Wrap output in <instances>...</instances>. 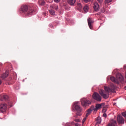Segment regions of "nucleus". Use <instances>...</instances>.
I'll list each match as a JSON object with an SVG mask.
<instances>
[{"label":"nucleus","instance_id":"1","mask_svg":"<svg viewBox=\"0 0 126 126\" xmlns=\"http://www.w3.org/2000/svg\"><path fill=\"white\" fill-rule=\"evenodd\" d=\"M114 89H115V85L113 84L111 85L110 87L104 86L105 91L103 90H100L99 91V94L104 99H108L109 98V93L114 92Z\"/></svg>","mask_w":126,"mask_h":126},{"label":"nucleus","instance_id":"2","mask_svg":"<svg viewBox=\"0 0 126 126\" xmlns=\"http://www.w3.org/2000/svg\"><path fill=\"white\" fill-rule=\"evenodd\" d=\"M116 78L117 79H116L114 77H111L110 80L111 81H113V82H115L117 84L119 83V81H121V82L124 81V76H123V75L120 73L117 74Z\"/></svg>","mask_w":126,"mask_h":126},{"label":"nucleus","instance_id":"3","mask_svg":"<svg viewBox=\"0 0 126 126\" xmlns=\"http://www.w3.org/2000/svg\"><path fill=\"white\" fill-rule=\"evenodd\" d=\"M78 101H76L74 102L73 107H74L75 110L74 111L77 112L76 114L77 116H81V108L80 106L78 105Z\"/></svg>","mask_w":126,"mask_h":126},{"label":"nucleus","instance_id":"4","mask_svg":"<svg viewBox=\"0 0 126 126\" xmlns=\"http://www.w3.org/2000/svg\"><path fill=\"white\" fill-rule=\"evenodd\" d=\"M81 102L82 105L83 107H86V106H87L88 105H90V104H91V102L90 101L84 98H82L81 99Z\"/></svg>","mask_w":126,"mask_h":126},{"label":"nucleus","instance_id":"5","mask_svg":"<svg viewBox=\"0 0 126 126\" xmlns=\"http://www.w3.org/2000/svg\"><path fill=\"white\" fill-rule=\"evenodd\" d=\"M93 98L94 100L98 101V102H101V101L102 100V97H101V96H100L99 94L97 93H94V94L93 95Z\"/></svg>","mask_w":126,"mask_h":126},{"label":"nucleus","instance_id":"6","mask_svg":"<svg viewBox=\"0 0 126 126\" xmlns=\"http://www.w3.org/2000/svg\"><path fill=\"white\" fill-rule=\"evenodd\" d=\"M7 109V106L6 104L3 103L0 105V110L2 113L5 112Z\"/></svg>","mask_w":126,"mask_h":126},{"label":"nucleus","instance_id":"7","mask_svg":"<svg viewBox=\"0 0 126 126\" xmlns=\"http://www.w3.org/2000/svg\"><path fill=\"white\" fill-rule=\"evenodd\" d=\"M117 120L119 124H125V119H123V117L120 115L118 116Z\"/></svg>","mask_w":126,"mask_h":126},{"label":"nucleus","instance_id":"8","mask_svg":"<svg viewBox=\"0 0 126 126\" xmlns=\"http://www.w3.org/2000/svg\"><path fill=\"white\" fill-rule=\"evenodd\" d=\"M94 21L92 20V19L89 18L88 19V23L89 25V27H90V29H93L92 27V23H94Z\"/></svg>","mask_w":126,"mask_h":126},{"label":"nucleus","instance_id":"9","mask_svg":"<svg viewBox=\"0 0 126 126\" xmlns=\"http://www.w3.org/2000/svg\"><path fill=\"white\" fill-rule=\"evenodd\" d=\"M117 124V121L114 120V119L110 120V123H109L108 126H116Z\"/></svg>","mask_w":126,"mask_h":126},{"label":"nucleus","instance_id":"10","mask_svg":"<svg viewBox=\"0 0 126 126\" xmlns=\"http://www.w3.org/2000/svg\"><path fill=\"white\" fill-rule=\"evenodd\" d=\"M94 9L95 10V11L99 10V4L97 2H95L94 3Z\"/></svg>","mask_w":126,"mask_h":126},{"label":"nucleus","instance_id":"11","mask_svg":"<svg viewBox=\"0 0 126 126\" xmlns=\"http://www.w3.org/2000/svg\"><path fill=\"white\" fill-rule=\"evenodd\" d=\"M7 99H8V96L7 95H0V101H5Z\"/></svg>","mask_w":126,"mask_h":126},{"label":"nucleus","instance_id":"12","mask_svg":"<svg viewBox=\"0 0 126 126\" xmlns=\"http://www.w3.org/2000/svg\"><path fill=\"white\" fill-rule=\"evenodd\" d=\"M7 76H8V71H6L5 72L3 73L1 76V78H2V79H5Z\"/></svg>","mask_w":126,"mask_h":126},{"label":"nucleus","instance_id":"13","mask_svg":"<svg viewBox=\"0 0 126 126\" xmlns=\"http://www.w3.org/2000/svg\"><path fill=\"white\" fill-rule=\"evenodd\" d=\"M21 9L22 11L25 12V11H27L28 10V7L27 5H23L22 6Z\"/></svg>","mask_w":126,"mask_h":126},{"label":"nucleus","instance_id":"14","mask_svg":"<svg viewBox=\"0 0 126 126\" xmlns=\"http://www.w3.org/2000/svg\"><path fill=\"white\" fill-rule=\"evenodd\" d=\"M76 1V0H68V2L69 4H70V5H73V4L75 3Z\"/></svg>","mask_w":126,"mask_h":126},{"label":"nucleus","instance_id":"15","mask_svg":"<svg viewBox=\"0 0 126 126\" xmlns=\"http://www.w3.org/2000/svg\"><path fill=\"white\" fill-rule=\"evenodd\" d=\"M102 104H96L95 106V110H96V111H97L98 110V109H101V108H102Z\"/></svg>","mask_w":126,"mask_h":126},{"label":"nucleus","instance_id":"16","mask_svg":"<svg viewBox=\"0 0 126 126\" xmlns=\"http://www.w3.org/2000/svg\"><path fill=\"white\" fill-rule=\"evenodd\" d=\"M84 11L85 12H88V10H89V7L88 5H86L84 7Z\"/></svg>","mask_w":126,"mask_h":126},{"label":"nucleus","instance_id":"17","mask_svg":"<svg viewBox=\"0 0 126 126\" xmlns=\"http://www.w3.org/2000/svg\"><path fill=\"white\" fill-rule=\"evenodd\" d=\"M96 123L98 125H100V124H101V122H102V120L101 119V118L100 117H98L97 118V120H96Z\"/></svg>","mask_w":126,"mask_h":126},{"label":"nucleus","instance_id":"18","mask_svg":"<svg viewBox=\"0 0 126 126\" xmlns=\"http://www.w3.org/2000/svg\"><path fill=\"white\" fill-rule=\"evenodd\" d=\"M90 109L92 111H94V112H97V110H96V107H95L94 106H92Z\"/></svg>","mask_w":126,"mask_h":126},{"label":"nucleus","instance_id":"19","mask_svg":"<svg viewBox=\"0 0 126 126\" xmlns=\"http://www.w3.org/2000/svg\"><path fill=\"white\" fill-rule=\"evenodd\" d=\"M49 12H50L51 15L54 16L56 14V13L55 12V11H54V10H49Z\"/></svg>","mask_w":126,"mask_h":126},{"label":"nucleus","instance_id":"20","mask_svg":"<svg viewBox=\"0 0 126 126\" xmlns=\"http://www.w3.org/2000/svg\"><path fill=\"white\" fill-rule=\"evenodd\" d=\"M91 112H92L90 109L88 110L87 113L86 115V117H88L89 115L91 114Z\"/></svg>","mask_w":126,"mask_h":126},{"label":"nucleus","instance_id":"21","mask_svg":"<svg viewBox=\"0 0 126 126\" xmlns=\"http://www.w3.org/2000/svg\"><path fill=\"white\" fill-rule=\"evenodd\" d=\"M39 4H41V5H44L45 1H42V0H39Z\"/></svg>","mask_w":126,"mask_h":126},{"label":"nucleus","instance_id":"22","mask_svg":"<svg viewBox=\"0 0 126 126\" xmlns=\"http://www.w3.org/2000/svg\"><path fill=\"white\" fill-rule=\"evenodd\" d=\"M77 7L79 8V9H80L81 8H82V5L80 3H77Z\"/></svg>","mask_w":126,"mask_h":126},{"label":"nucleus","instance_id":"23","mask_svg":"<svg viewBox=\"0 0 126 126\" xmlns=\"http://www.w3.org/2000/svg\"><path fill=\"white\" fill-rule=\"evenodd\" d=\"M122 116H123V117H124V118H126V111L123 112L122 113Z\"/></svg>","mask_w":126,"mask_h":126},{"label":"nucleus","instance_id":"24","mask_svg":"<svg viewBox=\"0 0 126 126\" xmlns=\"http://www.w3.org/2000/svg\"><path fill=\"white\" fill-rule=\"evenodd\" d=\"M112 1V0H105V2L106 3H109Z\"/></svg>","mask_w":126,"mask_h":126},{"label":"nucleus","instance_id":"25","mask_svg":"<svg viewBox=\"0 0 126 126\" xmlns=\"http://www.w3.org/2000/svg\"><path fill=\"white\" fill-rule=\"evenodd\" d=\"M86 119L87 118L85 117L83 119V121H82V123L84 124V123H85V121H86Z\"/></svg>","mask_w":126,"mask_h":126},{"label":"nucleus","instance_id":"26","mask_svg":"<svg viewBox=\"0 0 126 126\" xmlns=\"http://www.w3.org/2000/svg\"><path fill=\"white\" fill-rule=\"evenodd\" d=\"M54 1L58 3L61 1V0H54Z\"/></svg>","mask_w":126,"mask_h":126},{"label":"nucleus","instance_id":"27","mask_svg":"<svg viewBox=\"0 0 126 126\" xmlns=\"http://www.w3.org/2000/svg\"><path fill=\"white\" fill-rule=\"evenodd\" d=\"M84 1H85V2H88L91 1V0H84Z\"/></svg>","mask_w":126,"mask_h":126},{"label":"nucleus","instance_id":"28","mask_svg":"<svg viewBox=\"0 0 126 126\" xmlns=\"http://www.w3.org/2000/svg\"><path fill=\"white\" fill-rule=\"evenodd\" d=\"M99 3H101V2H103V0H97Z\"/></svg>","mask_w":126,"mask_h":126},{"label":"nucleus","instance_id":"29","mask_svg":"<svg viewBox=\"0 0 126 126\" xmlns=\"http://www.w3.org/2000/svg\"><path fill=\"white\" fill-rule=\"evenodd\" d=\"M103 117H104V118H107V114H106V113H104L103 115Z\"/></svg>","mask_w":126,"mask_h":126},{"label":"nucleus","instance_id":"30","mask_svg":"<svg viewBox=\"0 0 126 126\" xmlns=\"http://www.w3.org/2000/svg\"><path fill=\"white\" fill-rule=\"evenodd\" d=\"M75 122H76L77 123H79V119H75Z\"/></svg>","mask_w":126,"mask_h":126},{"label":"nucleus","instance_id":"31","mask_svg":"<svg viewBox=\"0 0 126 126\" xmlns=\"http://www.w3.org/2000/svg\"><path fill=\"white\" fill-rule=\"evenodd\" d=\"M106 111H107L106 109H103V110H102V112H103V113H105V112H106Z\"/></svg>","mask_w":126,"mask_h":126},{"label":"nucleus","instance_id":"32","mask_svg":"<svg viewBox=\"0 0 126 126\" xmlns=\"http://www.w3.org/2000/svg\"><path fill=\"white\" fill-rule=\"evenodd\" d=\"M1 84V80L0 79V85Z\"/></svg>","mask_w":126,"mask_h":126},{"label":"nucleus","instance_id":"33","mask_svg":"<svg viewBox=\"0 0 126 126\" xmlns=\"http://www.w3.org/2000/svg\"><path fill=\"white\" fill-rule=\"evenodd\" d=\"M126 65H124V68H126Z\"/></svg>","mask_w":126,"mask_h":126},{"label":"nucleus","instance_id":"34","mask_svg":"<svg viewBox=\"0 0 126 126\" xmlns=\"http://www.w3.org/2000/svg\"><path fill=\"white\" fill-rule=\"evenodd\" d=\"M125 89L126 90V86L125 87Z\"/></svg>","mask_w":126,"mask_h":126},{"label":"nucleus","instance_id":"35","mask_svg":"<svg viewBox=\"0 0 126 126\" xmlns=\"http://www.w3.org/2000/svg\"><path fill=\"white\" fill-rule=\"evenodd\" d=\"M76 126H78V124H76Z\"/></svg>","mask_w":126,"mask_h":126},{"label":"nucleus","instance_id":"36","mask_svg":"<svg viewBox=\"0 0 126 126\" xmlns=\"http://www.w3.org/2000/svg\"><path fill=\"white\" fill-rule=\"evenodd\" d=\"M12 105H11L10 107H12Z\"/></svg>","mask_w":126,"mask_h":126},{"label":"nucleus","instance_id":"37","mask_svg":"<svg viewBox=\"0 0 126 126\" xmlns=\"http://www.w3.org/2000/svg\"><path fill=\"white\" fill-rule=\"evenodd\" d=\"M75 118H77V117H76V116H75Z\"/></svg>","mask_w":126,"mask_h":126},{"label":"nucleus","instance_id":"38","mask_svg":"<svg viewBox=\"0 0 126 126\" xmlns=\"http://www.w3.org/2000/svg\"><path fill=\"white\" fill-rule=\"evenodd\" d=\"M53 8H55V7H52Z\"/></svg>","mask_w":126,"mask_h":126}]
</instances>
